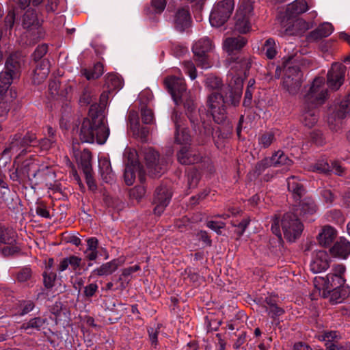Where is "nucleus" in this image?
I'll use <instances>...</instances> for the list:
<instances>
[{
	"instance_id": "nucleus-42",
	"label": "nucleus",
	"mask_w": 350,
	"mask_h": 350,
	"mask_svg": "<svg viewBox=\"0 0 350 350\" xmlns=\"http://www.w3.org/2000/svg\"><path fill=\"white\" fill-rule=\"evenodd\" d=\"M99 168L101 176L105 182H109L112 180L114 176V173L112 170L111 162L109 159L104 158L100 161Z\"/></svg>"
},
{
	"instance_id": "nucleus-36",
	"label": "nucleus",
	"mask_w": 350,
	"mask_h": 350,
	"mask_svg": "<svg viewBox=\"0 0 350 350\" xmlns=\"http://www.w3.org/2000/svg\"><path fill=\"white\" fill-rule=\"evenodd\" d=\"M17 168L24 183L28 182L33 188V183H32L31 172L33 168H36V165L29 161H25Z\"/></svg>"
},
{
	"instance_id": "nucleus-58",
	"label": "nucleus",
	"mask_w": 350,
	"mask_h": 350,
	"mask_svg": "<svg viewBox=\"0 0 350 350\" xmlns=\"http://www.w3.org/2000/svg\"><path fill=\"white\" fill-rule=\"evenodd\" d=\"M16 14L14 10H9L3 21V27L5 30H11L14 25Z\"/></svg>"
},
{
	"instance_id": "nucleus-56",
	"label": "nucleus",
	"mask_w": 350,
	"mask_h": 350,
	"mask_svg": "<svg viewBox=\"0 0 350 350\" xmlns=\"http://www.w3.org/2000/svg\"><path fill=\"white\" fill-rule=\"evenodd\" d=\"M48 50V46L45 44L38 45L31 55L33 60L38 62L42 60V57L45 55Z\"/></svg>"
},
{
	"instance_id": "nucleus-49",
	"label": "nucleus",
	"mask_w": 350,
	"mask_h": 350,
	"mask_svg": "<svg viewBox=\"0 0 350 350\" xmlns=\"http://www.w3.org/2000/svg\"><path fill=\"white\" fill-rule=\"evenodd\" d=\"M206 85L210 90H215L212 93L215 92L220 93L221 90L223 89L221 88L222 86L221 79L215 76L208 77L206 79Z\"/></svg>"
},
{
	"instance_id": "nucleus-15",
	"label": "nucleus",
	"mask_w": 350,
	"mask_h": 350,
	"mask_svg": "<svg viewBox=\"0 0 350 350\" xmlns=\"http://www.w3.org/2000/svg\"><path fill=\"white\" fill-rule=\"evenodd\" d=\"M346 66L341 63L334 62L327 75V84L332 90H337L343 84Z\"/></svg>"
},
{
	"instance_id": "nucleus-2",
	"label": "nucleus",
	"mask_w": 350,
	"mask_h": 350,
	"mask_svg": "<svg viewBox=\"0 0 350 350\" xmlns=\"http://www.w3.org/2000/svg\"><path fill=\"white\" fill-rule=\"evenodd\" d=\"M236 64H226L230 67L227 75L228 85L223 88L220 93H211L207 98V114L218 124L227 119L226 108L239 105L242 94L243 77L251 67L248 59H239Z\"/></svg>"
},
{
	"instance_id": "nucleus-26",
	"label": "nucleus",
	"mask_w": 350,
	"mask_h": 350,
	"mask_svg": "<svg viewBox=\"0 0 350 350\" xmlns=\"http://www.w3.org/2000/svg\"><path fill=\"white\" fill-rule=\"evenodd\" d=\"M330 253L341 258H347L350 254V242L345 238L340 237L329 249Z\"/></svg>"
},
{
	"instance_id": "nucleus-14",
	"label": "nucleus",
	"mask_w": 350,
	"mask_h": 350,
	"mask_svg": "<svg viewBox=\"0 0 350 350\" xmlns=\"http://www.w3.org/2000/svg\"><path fill=\"white\" fill-rule=\"evenodd\" d=\"M293 213L299 219H308L318 210L317 204L312 196H305L293 206Z\"/></svg>"
},
{
	"instance_id": "nucleus-10",
	"label": "nucleus",
	"mask_w": 350,
	"mask_h": 350,
	"mask_svg": "<svg viewBox=\"0 0 350 350\" xmlns=\"http://www.w3.org/2000/svg\"><path fill=\"white\" fill-rule=\"evenodd\" d=\"M213 49L212 41L207 37L196 42L192 46L194 60L198 67L208 68L211 67L209 53Z\"/></svg>"
},
{
	"instance_id": "nucleus-8",
	"label": "nucleus",
	"mask_w": 350,
	"mask_h": 350,
	"mask_svg": "<svg viewBox=\"0 0 350 350\" xmlns=\"http://www.w3.org/2000/svg\"><path fill=\"white\" fill-rule=\"evenodd\" d=\"M300 219L293 213L284 214L280 224L284 237L288 241L294 242L301 234L304 225Z\"/></svg>"
},
{
	"instance_id": "nucleus-48",
	"label": "nucleus",
	"mask_w": 350,
	"mask_h": 350,
	"mask_svg": "<svg viewBox=\"0 0 350 350\" xmlns=\"http://www.w3.org/2000/svg\"><path fill=\"white\" fill-rule=\"evenodd\" d=\"M311 167L313 172L321 174H329L332 172L330 164L324 159L318 160Z\"/></svg>"
},
{
	"instance_id": "nucleus-22",
	"label": "nucleus",
	"mask_w": 350,
	"mask_h": 350,
	"mask_svg": "<svg viewBox=\"0 0 350 350\" xmlns=\"http://www.w3.org/2000/svg\"><path fill=\"white\" fill-rule=\"evenodd\" d=\"M42 21L38 17V14L35 10H27L23 16L22 26L24 29L29 31L37 30L39 36L42 33L40 27Z\"/></svg>"
},
{
	"instance_id": "nucleus-53",
	"label": "nucleus",
	"mask_w": 350,
	"mask_h": 350,
	"mask_svg": "<svg viewBox=\"0 0 350 350\" xmlns=\"http://www.w3.org/2000/svg\"><path fill=\"white\" fill-rule=\"evenodd\" d=\"M97 292H98V286L96 283L92 282L84 287L83 295L86 300H90Z\"/></svg>"
},
{
	"instance_id": "nucleus-12",
	"label": "nucleus",
	"mask_w": 350,
	"mask_h": 350,
	"mask_svg": "<svg viewBox=\"0 0 350 350\" xmlns=\"http://www.w3.org/2000/svg\"><path fill=\"white\" fill-rule=\"evenodd\" d=\"M246 40L242 36L227 38L224 43V48L228 53L226 64H236L240 59H246L240 53L241 49L246 44Z\"/></svg>"
},
{
	"instance_id": "nucleus-50",
	"label": "nucleus",
	"mask_w": 350,
	"mask_h": 350,
	"mask_svg": "<svg viewBox=\"0 0 350 350\" xmlns=\"http://www.w3.org/2000/svg\"><path fill=\"white\" fill-rule=\"evenodd\" d=\"M327 219L338 225H342L344 223V216L342 212L338 209H332L326 213Z\"/></svg>"
},
{
	"instance_id": "nucleus-32",
	"label": "nucleus",
	"mask_w": 350,
	"mask_h": 350,
	"mask_svg": "<svg viewBox=\"0 0 350 350\" xmlns=\"http://www.w3.org/2000/svg\"><path fill=\"white\" fill-rule=\"evenodd\" d=\"M272 167H290L293 165V161L282 150L275 151L271 157H269Z\"/></svg>"
},
{
	"instance_id": "nucleus-44",
	"label": "nucleus",
	"mask_w": 350,
	"mask_h": 350,
	"mask_svg": "<svg viewBox=\"0 0 350 350\" xmlns=\"http://www.w3.org/2000/svg\"><path fill=\"white\" fill-rule=\"evenodd\" d=\"M167 0H152L151 5L145 8V12L148 15L161 14L165 10Z\"/></svg>"
},
{
	"instance_id": "nucleus-41",
	"label": "nucleus",
	"mask_w": 350,
	"mask_h": 350,
	"mask_svg": "<svg viewBox=\"0 0 350 350\" xmlns=\"http://www.w3.org/2000/svg\"><path fill=\"white\" fill-rule=\"evenodd\" d=\"M105 85L109 90H119L123 87V79L118 74L108 73L105 77Z\"/></svg>"
},
{
	"instance_id": "nucleus-17",
	"label": "nucleus",
	"mask_w": 350,
	"mask_h": 350,
	"mask_svg": "<svg viewBox=\"0 0 350 350\" xmlns=\"http://www.w3.org/2000/svg\"><path fill=\"white\" fill-rule=\"evenodd\" d=\"M298 57L295 55L284 56L282 58L281 64L278 65L275 73L284 72V77H299L301 79L302 74L299 66L297 64Z\"/></svg>"
},
{
	"instance_id": "nucleus-34",
	"label": "nucleus",
	"mask_w": 350,
	"mask_h": 350,
	"mask_svg": "<svg viewBox=\"0 0 350 350\" xmlns=\"http://www.w3.org/2000/svg\"><path fill=\"white\" fill-rule=\"evenodd\" d=\"M317 191L319 200L327 207L332 206L334 204L337 198L336 193L334 190L327 187H320Z\"/></svg>"
},
{
	"instance_id": "nucleus-52",
	"label": "nucleus",
	"mask_w": 350,
	"mask_h": 350,
	"mask_svg": "<svg viewBox=\"0 0 350 350\" xmlns=\"http://www.w3.org/2000/svg\"><path fill=\"white\" fill-rule=\"evenodd\" d=\"M275 139L274 134L271 132H266L261 135L258 139V142L261 148H268Z\"/></svg>"
},
{
	"instance_id": "nucleus-9",
	"label": "nucleus",
	"mask_w": 350,
	"mask_h": 350,
	"mask_svg": "<svg viewBox=\"0 0 350 350\" xmlns=\"http://www.w3.org/2000/svg\"><path fill=\"white\" fill-rule=\"evenodd\" d=\"M234 10L233 0H221L215 3L211 10L209 21L213 27H219L225 24Z\"/></svg>"
},
{
	"instance_id": "nucleus-1",
	"label": "nucleus",
	"mask_w": 350,
	"mask_h": 350,
	"mask_svg": "<svg viewBox=\"0 0 350 350\" xmlns=\"http://www.w3.org/2000/svg\"><path fill=\"white\" fill-rule=\"evenodd\" d=\"M164 83L176 105L183 104L185 115L174 109L171 120L175 126L174 140L176 144L187 146L191 142V135L186 127L187 122L196 135L210 137L213 135L214 129L211 124L203 120L200 110L197 109L194 100L188 96L185 81L179 77L171 76L167 77Z\"/></svg>"
},
{
	"instance_id": "nucleus-60",
	"label": "nucleus",
	"mask_w": 350,
	"mask_h": 350,
	"mask_svg": "<svg viewBox=\"0 0 350 350\" xmlns=\"http://www.w3.org/2000/svg\"><path fill=\"white\" fill-rule=\"evenodd\" d=\"M183 69L186 74H187L191 79L193 80L196 78V68L194 64L190 61H185L183 63Z\"/></svg>"
},
{
	"instance_id": "nucleus-37",
	"label": "nucleus",
	"mask_w": 350,
	"mask_h": 350,
	"mask_svg": "<svg viewBox=\"0 0 350 350\" xmlns=\"http://www.w3.org/2000/svg\"><path fill=\"white\" fill-rule=\"evenodd\" d=\"M162 325L158 324L156 327H150L148 329V342L150 344V347L152 349H160V341L161 338L159 336L161 334V327Z\"/></svg>"
},
{
	"instance_id": "nucleus-43",
	"label": "nucleus",
	"mask_w": 350,
	"mask_h": 350,
	"mask_svg": "<svg viewBox=\"0 0 350 350\" xmlns=\"http://www.w3.org/2000/svg\"><path fill=\"white\" fill-rule=\"evenodd\" d=\"M79 103L81 105L84 106L88 105H91V106L92 105H96L97 110H99V105L97 103L95 94L92 90L89 87H86L83 90L82 94L80 96Z\"/></svg>"
},
{
	"instance_id": "nucleus-31",
	"label": "nucleus",
	"mask_w": 350,
	"mask_h": 350,
	"mask_svg": "<svg viewBox=\"0 0 350 350\" xmlns=\"http://www.w3.org/2000/svg\"><path fill=\"white\" fill-rule=\"evenodd\" d=\"M308 10V3L305 0H295L288 5L286 15L288 18H293Z\"/></svg>"
},
{
	"instance_id": "nucleus-45",
	"label": "nucleus",
	"mask_w": 350,
	"mask_h": 350,
	"mask_svg": "<svg viewBox=\"0 0 350 350\" xmlns=\"http://www.w3.org/2000/svg\"><path fill=\"white\" fill-rule=\"evenodd\" d=\"M350 113V93L347 95L340 105L336 108L335 111V117L338 119H343L347 114Z\"/></svg>"
},
{
	"instance_id": "nucleus-5",
	"label": "nucleus",
	"mask_w": 350,
	"mask_h": 350,
	"mask_svg": "<svg viewBox=\"0 0 350 350\" xmlns=\"http://www.w3.org/2000/svg\"><path fill=\"white\" fill-rule=\"evenodd\" d=\"M25 63V56L18 51L7 57L4 69L0 72V94L6 93L12 83L20 78Z\"/></svg>"
},
{
	"instance_id": "nucleus-19",
	"label": "nucleus",
	"mask_w": 350,
	"mask_h": 350,
	"mask_svg": "<svg viewBox=\"0 0 350 350\" xmlns=\"http://www.w3.org/2000/svg\"><path fill=\"white\" fill-rule=\"evenodd\" d=\"M129 122L133 135L139 138L143 142H146L150 133L149 128L140 124L139 118L136 111L129 112Z\"/></svg>"
},
{
	"instance_id": "nucleus-59",
	"label": "nucleus",
	"mask_w": 350,
	"mask_h": 350,
	"mask_svg": "<svg viewBox=\"0 0 350 350\" xmlns=\"http://www.w3.org/2000/svg\"><path fill=\"white\" fill-rule=\"evenodd\" d=\"M141 116L144 124H152L154 121V116L151 109L147 107H142L141 109Z\"/></svg>"
},
{
	"instance_id": "nucleus-3",
	"label": "nucleus",
	"mask_w": 350,
	"mask_h": 350,
	"mask_svg": "<svg viewBox=\"0 0 350 350\" xmlns=\"http://www.w3.org/2000/svg\"><path fill=\"white\" fill-rule=\"evenodd\" d=\"M328 96L325 87V79L322 77L314 78L309 90L304 96V103L300 116L302 124L308 128L316 124L319 119L317 107L323 105Z\"/></svg>"
},
{
	"instance_id": "nucleus-29",
	"label": "nucleus",
	"mask_w": 350,
	"mask_h": 350,
	"mask_svg": "<svg viewBox=\"0 0 350 350\" xmlns=\"http://www.w3.org/2000/svg\"><path fill=\"white\" fill-rule=\"evenodd\" d=\"M334 31L333 25L328 22H325L314 30L310 32L308 39L309 40L316 41L323 38L328 37Z\"/></svg>"
},
{
	"instance_id": "nucleus-47",
	"label": "nucleus",
	"mask_w": 350,
	"mask_h": 350,
	"mask_svg": "<svg viewBox=\"0 0 350 350\" xmlns=\"http://www.w3.org/2000/svg\"><path fill=\"white\" fill-rule=\"evenodd\" d=\"M262 51L268 59H273L276 55L275 42L273 38L267 39L263 46Z\"/></svg>"
},
{
	"instance_id": "nucleus-63",
	"label": "nucleus",
	"mask_w": 350,
	"mask_h": 350,
	"mask_svg": "<svg viewBox=\"0 0 350 350\" xmlns=\"http://www.w3.org/2000/svg\"><path fill=\"white\" fill-rule=\"evenodd\" d=\"M209 194V190L205 189L200 191L196 196H193L189 199V203L191 206H196L202 200Z\"/></svg>"
},
{
	"instance_id": "nucleus-40",
	"label": "nucleus",
	"mask_w": 350,
	"mask_h": 350,
	"mask_svg": "<svg viewBox=\"0 0 350 350\" xmlns=\"http://www.w3.org/2000/svg\"><path fill=\"white\" fill-rule=\"evenodd\" d=\"M103 72L104 66L100 62L95 63L92 68H83L81 70L82 75L88 80L98 79Z\"/></svg>"
},
{
	"instance_id": "nucleus-27",
	"label": "nucleus",
	"mask_w": 350,
	"mask_h": 350,
	"mask_svg": "<svg viewBox=\"0 0 350 350\" xmlns=\"http://www.w3.org/2000/svg\"><path fill=\"white\" fill-rule=\"evenodd\" d=\"M16 280L24 287L31 288L34 286L36 278L31 268L25 267L18 271Z\"/></svg>"
},
{
	"instance_id": "nucleus-24",
	"label": "nucleus",
	"mask_w": 350,
	"mask_h": 350,
	"mask_svg": "<svg viewBox=\"0 0 350 350\" xmlns=\"http://www.w3.org/2000/svg\"><path fill=\"white\" fill-rule=\"evenodd\" d=\"M286 182L288 191L291 193L295 202L305 197L306 189L297 177L292 176L287 178Z\"/></svg>"
},
{
	"instance_id": "nucleus-57",
	"label": "nucleus",
	"mask_w": 350,
	"mask_h": 350,
	"mask_svg": "<svg viewBox=\"0 0 350 350\" xmlns=\"http://www.w3.org/2000/svg\"><path fill=\"white\" fill-rule=\"evenodd\" d=\"M66 258L69 266H70L73 271H77L79 269H81L83 267L81 258L75 255H71L66 257Z\"/></svg>"
},
{
	"instance_id": "nucleus-55",
	"label": "nucleus",
	"mask_w": 350,
	"mask_h": 350,
	"mask_svg": "<svg viewBox=\"0 0 350 350\" xmlns=\"http://www.w3.org/2000/svg\"><path fill=\"white\" fill-rule=\"evenodd\" d=\"M35 308V304L31 300L23 301L19 306V315L24 316L31 312Z\"/></svg>"
},
{
	"instance_id": "nucleus-16",
	"label": "nucleus",
	"mask_w": 350,
	"mask_h": 350,
	"mask_svg": "<svg viewBox=\"0 0 350 350\" xmlns=\"http://www.w3.org/2000/svg\"><path fill=\"white\" fill-rule=\"evenodd\" d=\"M131 156L133 157L134 155L131 152L128 157L127 163H126L124 172V182L129 186L133 184L136 173L138 174L141 180H142V176L145 174L144 167L139 161L137 159L131 158Z\"/></svg>"
},
{
	"instance_id": "nucleus-18",
	"label": "nucleus",
	"mask_w": 350,
	"mask_h": 350,
	"mask_svg": "<svg viewBox=\"0 0 350 350\" xmlns=\"http://www.w3.org/2000/svg\"><path fill=\"white\" fill-rule=\"evenodd\" d=\"M178 161L182 165H193L200 162L202 156L196 150L183 146L176 154Z\"/></svg>"
},
{
	"instance_id": "nucleus-61",
	"label": "nucleus",
	"mask_w": 350,
	"mask_h": 350,
	"mask_svg": "<svg viewBox=\"0 0 350 350\" xmlns=\"http://www.w3.org/2000/svg\"><path fill=\"white\" fill-rule=\"evenodd\" d=\"M56 144V142L53 139L48 137H44L38 142L37 147H39L42 150H49L50 148L53 147Z\"/></svg>"
},
{
	"instance_id": "nucleus-51",
	"label": "nucleus",
	"mask_w": 350,
	"mask_h": 350,
	"mask_svg": "<svg viewBox=\"0 0 350 350\" xmlns=\"http://www.w3.org/2000/svg\"><path fill=\"white\" fill-rule=\"evenodd\" d=\"M43 284L46 289L51 290L55 285L57 275L55 272L51 271H44L42 273Z\"/></svg>"
},
{
	"instance_id": "nucleus-30",
	"label": "nucleus",
	"mask_w": 350,
	"mask_h": 350,
	"mask_svg": "<svg viewBox=\"0 0 350 350\" xmlns=\"http://www.w3.org/2000/svg\"><path fill=\"white\" fill-rule=\"evenodd\" d=\"M35 68L33 70V80L38 83L44 80L49 72V62L44 59L40 61L35 62Z\"/></svg>"
},
{
	"instance_id": "nucleus-35",
	"label": "nucleus",
	"mask_w": 350,
	"mask_h": 350,
	"mask_svg": "<svg viewBox=\"0 0 350 350\" xmlns=\"http://www.w3.org/2000/svg\"><path fill=\"white\" fill-rule=\"evenodd\" d=\"M338 334L336 331H324L319 335V339L325 342L326 350H336Z\"/></svg>"
},
{
	"instance_id": "nucleus-6",
	"label": "nucleus",
	"mask_w": 350,
	"mask_h": 350,
	"mask_svg": "<svg viewBox=\"0 0 350 350\" xmlns=\"http://www.w3.org/2000/svg\"><path fill=\"white\" fill-rule=\"evenodd\" d=\"M350 297V287L345 284L344 277L327 275V285L322 297H330L332 304L341 303Z\"/></svg>"
},
{
	"instance_id": "nucleus-25",
	"label": "nucleus",
	"mask_w": 350,
	"mask_h": 350,
	"mask_svg": "<svg viewBox=\"0 0 350 350\" xmlns=\"http://www.w3.org/2000/svg\"><path fill=\"white\" fill-rule=\"evenodd\" d=\"M122 261L116 258L106 263H103L99 267L94 269L90 275V278L95 276H107L115 272L119 266L121 265Z\"/></svg>"
},
{
	"instance_id": "nucleus-20",
	"label": "nucleus",
	"mask_w": 350,
	"mask_h": 350,
	"mask_svg": "<svg viewBox=\"0 0 350 350\" xmlns=\"http://www.w3.org/2000/svg\"><path fill=\"white\" fill-rule=\"evenodd\" d=\"M191 17L189 5L179 8L174 16V26L176 30L183 32L191 26Z\"/></svg>"
},
{
	"instance_id": "nucleus-13",
	"label": "nucleus",
	"mask_w": 350,
	"mask_h": 350,
	"mask_svg": "<svg viewBox=\"0 0 350 350\" xmlns=\"http://www.w3.org/2000/svg\"><path fill=\"white\" fill-rule=\"evenodd\" d=\"M38 142L36 134L32 131H27L24 135L17 133L13 136L9 149L15 152L21 149L20 154H25L29 146L37 147Z\"/></svg>"
},
{
	"instance_id": "nucleus-64",
	"label": "nucleus",
	"mask_w": 350,
	"mask_h": 350,
	"mask_svg": "<svg viewBox=\"0 0 350 350\" xmlns=\"http://www.w3.org/2000/svg\"><path fill=\"white\" fill-rule=\"evenodd\" d=\"M21 249L18 246H16V243H14L12 245H7L1 248V252L2 254L5 256H12L15 254H17L20 252Z\"/></svg>"
},
{
	"instance_id": "nucleus-62",
	"label": "nucleus",
	"mask_w": 350,
	"mask_h": 350,
	"mask_svg": "<svg viewBox=\"0 0 350 350\" xmlns=\"http://www.w3.org/2000/svg\"><path fill=\"white\" fill-rule=\"evenodd\" d=\"M310 140L317 146H322L325 143V139L321 131L319 130L312 131L310 134Z\"/></svg>"
},
{
	"instance_id": "nucleus-21",
	"label": "nucleus",
	"mask_w": 350,
	"mask_h": 350,
	"mask_svg": "<svg viewBox=\"0 0 350 350\" xmlns=\"http://www.w3.org/2000/svg\"><path fill=\"white\" fill-rule=\"evenodd\" d=\"M49 325V321L44 316L34 317L28 321H25L21 325L20 329L27 334L45 329Z\"/></svg>"
},
{
	"instance_id": "nucleus-38",
	"label": "nucleus",
	"mask_w": 350,
	"mask_h": 350,
	"mask_svg": "<svg viewBox=\"0 0 350 350\" xmlns=\"http://www.w3.org/2000/svg\"><path fill=\"white\" fill-rule=\"evenodd\" d=\"M301 79L299 77H284L283 86L291 95H295L301 86Z\"/></svg>"
},
{
	"instance_id": "nucleus-28",
	"label": "nucleus",
	"mask_w": 350,
	"mask_h": 350,
	"mask_svg": "<svg viewBox=\"0 0 350 350\" xmlns=\"http://www.w3.org/2000/svg\"><path fill=\"white\" fill-rule=\"evenodd\" d=\"M16 97V93L12 92V89L9 88L5 94H0V118L5 120L11 109V103Z\"/></svg>"
},
{
	"instance_id": "nucleus-4",
	"label": "nucleus",
	"mask_w": 350,
	"mask_h": 350,
	"mask_svg": "<svg viewBox=\"0 0 350 350\" xmlns=\"http://www.w3.org/2000/svg\"><path fill=\"white\" fill-rule=\"evenodd\" d=\"M109 135V129L105 124V120L97 105H92L90 107L88 116L83 119L81 127L79 137L82 142L104 144Z\"/></svg>"
},
{
	"instance_id": "nucleus-46",
	"label": "nucleus",
	"mask_w": 350,
	"mask_h": 350,
	"mask_svg": "<svg viewBox=\"0 0 350 350\" xmlns=\"http://www.w3.org/2000/svg\"><path fill=\"white\" fill-rule=\"evenodd\" d=\"M236 23L235 26L236 28L239 30V32L242 33H247L250 28V17L246 16L245 15H241L240 14H236Z\"/></svg>"
},
{
	"instance_id": "nucleus-33",
	"label": "nucleus",
	"mask_w": 350,
	"mask_h": 350,
	"mask_svg": "<svg viewBox=\"0 0 350 350\" xmlns=\"http://www.w3.org/2000/svg\"><path fill=\"white\" fill-rule=\"evenodd\" d=\"M336 237V230L329 226H326L319 234L317 240L320 245L327 247L332 243Z\"/></svg>"
},
{
	"instance_id": "nucleus-23",
	"label": "nucleus",
	"mask_w": 350,
	"mask_h": 350,
	"mask_svg": "<svg viewBox=\"0 0 350 350\" xmlns=\"http://www.w3.org/2000/svg\"><path fill=\"white\" fill-rule=\"evenodd\" d=\"M310 270L314 273L325 271L329 267V256L327 252L319 250L317 252L315 256L310 265Z\"/></svg>"
},
{
	"instance_id": "nucleus-54",
	"label": "nucleus",
	"mask_w": 350,
	"mask_h": 350,
	"mask_svg": "<svg viewBox=\"0 0 350 350\" xmlns=\"http://www.w3.org/2000/svg\"><path fill=\"white\" fill-rule=\"evenodd\" d=\"M269 167H272L269 158L265 157L256 164L254 173L257 176H259Z\"/></svg>"
},
{
	"instance_id": "nucleus-7",
	"label": "nucleus",
	"mask_w": 350,
	"mask_h": 350,
	"mask_svg": "<svg viewBox=\"0 0 350 350\" xmlns=\"http://www.w3.org/2000/svg\"><path fill=\"white\" fill-rule=\"evenodd\" d=\"M139 154L141 157H144L150 176L159 177L166 170L167 159L165 157H160L159 153L152 148L143 147Z\"/></svg>"
},
{
	"instance_id": "nucleus-11",
	"label": "nucleus",
	"mask_w": 350,
	"mask_h": 350,
	"mask_svg": "<svg viewBox=\"0 0 350 350\" xmlns=\"http://www.w3.org/2000/svg\"><path fill=\"white\" fill-rule=\"evenodd\" d=\"M172 194L170 185L165 183H161L155 189L152 202L154 206L153 213L155 215L161 216L162 215L166 207L169 205Z\"/></svg>"
},
{
	"instance_id": "nucleus-39",
	"label": "nucleus",
	"mask_w": 350,
	"mask_h": 350,
	"mask_svg": "<svg viewBox=\"0 0 350 350\" xmlns=\"http://www.w3.org/2000/svg\"><path fill=\"white\" fill-rule=\"evenodd\" d=\"M16 243V234L10 228H5L0 224V245Z\"/></svg>"
}]
</instances>
